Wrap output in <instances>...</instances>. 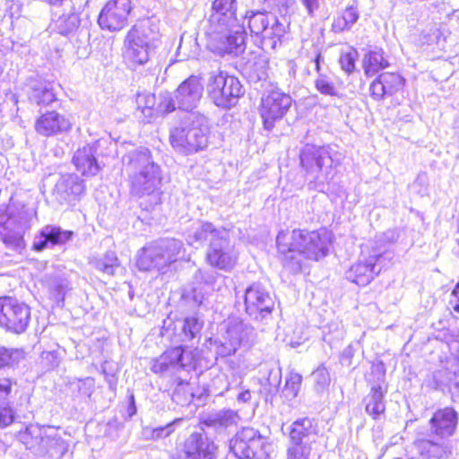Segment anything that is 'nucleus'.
<instances>
[{
	"mask_svg": "<svg viewBox=\"0 0 459 459\" xmlns=\"http://www.w3.org/2000/svg\"><path fill=\"white\" fill-rule=\"evenodd\" d=\"M160 30L150 19L138 21L126 32L124 39V57L133 67L144 65L160 39Z\"/></svg>",
	"mask_w": 459,
	"mask_h": 459,
	"instance_id": "1",
	"label": "nucleus"
},
{
	"mask_svg": "<svg viewBox=\"0 0 459 459\" xmlns=\"http://www.w3.org/2000/svg\"><path fill=\"white\" fill-rule=\"evenodd\" d=\"M209 101L220 109H230L243 96V85L239 79L224 70L212 74L206 84Z\"/></svg>",
	"mask_w": 459,
	"mask_h": 459,
	"instance_id": "2",
	"label": "nucleus"
},
{
	"mask_svg": "<svg viewBox=\"0 0 459 459\" xmlns=\"http://www.w3.org/2000/svg\"><path fill=\"white\" fill-rule=\"evenodd\" d=\"M272 445L254 428H243L230 440V450L238 459H269Z\"/></svg>",
	"mask_w": 459,
	"mask_h": 459,
	"instance_id": "3",
	"label": "nucleus"
},
{
	"mask_svg": "<svg viewBox=\"0 0 459 459\" xmlns=\"http://www.w3.org/2000/svg\"><path fill=\"white\" fill-rule=\"evenodd\" d=\"M277 248L281 255L322 251L325 255V239L319 230L307 231L295 229L281 231L276 238Z\"/></svg>",
	"mask_w": 459,
	"mask_h": 459,
	"instance_id": "4",
	"label": "nucleus"
},
{
	"mask_svg": "<svg viewBox=\"0 0 459 459\" xmlns=\"http://www.w3.org/2000/svg\"><path fill=\"white\" fill-rule=\"evenodd\" d=\"M231 29H207L204 32L206 48L216 56H238L246 48L244 31L230 32Z\"/></svg>",
	"mask_w": 459,
	"mask_h": 459,
	"instance_id": "5",
	"label": "nucleus"
},
{
	"mask_svg": "<svg viewBox=\"0 0 459 459\" xmlns=\"http://www.w3.org/2000/svg\"><path fill=\"white\" fill-rule=\"evenodd\" d=\"M292 105V98L280 89H273L261 97L258 107L263 126L271 131L284 117Z\"/></svg>",
	"mask_w": 459,
	"mask_h": 459,
	"instance_id": "6",
	"label": "nucleus"
},
{
	"mask_svg": "<svg viewBox=\"0 0 459 459\" xmlns=\"http://www.w3.org/2000/svg\"><path fill=\"white\" fill-rule=\"evenodd\" d=\"M30 320V308L15 298L0 297V327L20 334L26 331Z\"/></svg>",
	"mask_w": 459,
	"mask_h": 459,
	"instance_id": "7",
	"label": "nucleus"
},
{
	"mask_svg": "<svg viewBox=\"0 0 459 459\" xmlns=\"http://www.w3.org/2000/svg\"><path fill=\"white\" fill-rule=\"evenodd\" d=\"M195 362V351L179 345L168 349L153 359L151 369L155 374H176L180 370L188 371L194 368Z\"/></svg>",
	"mask_w": 459,
	"mask_h": 459,
	"instance_id": "8",
	"label": "nucleus"
},
{
	"mask_svg": "<svg viewBox=\"0 0 459 459\" xmlns=\"http://www.w3.org/2000/svg\"><path fill=\"white\" fill-rule=\"evenodd\" d=\"M244 303L246 313L256 321H267L274 309V297L261 283L255 282L245 290Z\"/></svg>",
	"mask_w": 459,
	"mask_h": 459,
	"instance_id": "9",
	"label": "nucleus"
},
{
	"mask_svg": "<svg viewBox=\"0 0 459 459\" xmlns=\"http://www.w3.org/2000/svg\"><path fill=\"white\" fill-rule=\"evenodd\" d=\"M132 10V0H108L100 11L97 22L103 30L120 31L127 26Z\"/></svg>",
	"mask_w": 459,
	"mask_h": 459,
	"instance_id": "10",
	"label": "nucleus"
},
{
	"mask_svg": "<svg viewBox=\"0 0 459 459\" xmlns=\"http://www.w3.org/2000/svg\"><path fill=\"white\" fill-rule=\"evenodd\" d=\"M406 87V79L397 72L379 74L369 84V96L374 100L392 99L395 105L400 104L399 97H403Z\"/></svg>",
	"mask_w": 459,
	"mask_h": 459,
	"instance_id": "11",
	"label": "nucleus"
},
{
	"mask_svg": "<svg viewBox=\"0 0 459 459\" xmlns=\"http://www.w3.org/2000/svg\"><path fill=\"white\" fill-rule=\"evenodd\" d=\"M72 128L71 117L56 109L40 113L35 122V132L44 137H51L65 134Z\"/></svg>",
	"mask_w": 459,
	"mask_h": 459,
	"instance_id": "12",
	"label": "nucleus"
},
{
	"mask_svg": "<svg viewBox=\"0 0 459 459\" xmlns=\"http://www.w3.org/2000/svg\"><path fill=\"white\" fill-rule=\"evenodd\" d=\"M289 442L321 448L317 420L309 417L294 420L289 428Z\"/></svg>",
	"mask_w": 459,
	"mask_h": 459,
	"instance_id": "13",
	"label": "nucleus"
},
{
	"mask_svg": "<svg viewBox=\"0 0 459 459\" xmlns=\"http://www.w3.org/2000/svg\"><path fill=\"white\" fill-rule=\"evenodd\" d=\"M237 0H213L207 29H232L238 24Z\"/></svg>",
	"mask_w": 459,
	"mask_h": 459,
	"instance_id": "14",
	"label": "nucleus"
},
{
	"mask_svg": "<svg viewBox=\"0 0 459 459\" xmlns=\"http://www.w3.org/2000/svg\"><path fill=\"white\" fill-rule=\"evenodd\" d=\"M217 450L213 440L201 432L190 434L183 445L185 459H217Z\"/></svg>",
	"mask_w": 459,
	"mask_h": 459,
	"instance_id": "15",
	"label": "nucleus"
},
{
	"mask_svg": "<svg viewBox=\"0 0 459 459\" xmlns=\"http://www.w3.org/2000/svg\"><path fill=\"white\" fill-rule=\"evenodd\" d=\"M458 420V413L454 408L439 409L434 412L429 421V431L436 438L446 440L455 434Z\"/></svg>",
	"mask_w": 459,
	"mask_h": 459,
	"instance_id": "16",
	"label": "nucleus"
},
{
	"mask_svg": "<svg viewBox=\"0 0 459 459\" xmlns=\"http://www.w3.org/2000/svg\"><path fill=\"white\" fill-rule=\"evenodd\" d=\"M202 92L201 77L194 74L188 76L176 90L175 98L178 107L184 110L194 108L201 100Z\"/></svg>",
	"mask_w": 459,
	"mask_h": 459,
	"instance_id": "17",
	"label": "nucleus"
},
{
	"mask_svg": "<svg viewBox=\"0 0 459 459\" xmlns=\"http://www.w3.org/2000/svg\"><path fill=\"white\" fill-rule=\"evenodd\" d=\"M414 446L422 459H446L452 455V446L446 440L418 438Z\"/></svg>",
	"mask_w": 459,
	"mask_h": 459,
	"instance_id": "18",
	"label": "nucleus"
},
{
	"mask_svg": "<svg viewBox=\"0 0 459 459\" xmlns=\"http://www.w3.org/2000/svg\"><path fill=\"white\" fill-rule=\"evenodd\" d=\"M74 236L72 230H62L58 226H47L37 237L31 248L41 251L48 247L67 243Z\"/></svg>",
	"mask_w": 459,
	"mask_h": 459,
	"instance_id": "19",
	"label": "nucleus"
},
{
	"mask_svg": "<svg viewBox=\"0 0 459 459\" xmlns=\"http://www.w3.org/2000/svg\"><path fill=\"white\" fill-rule=\"evenodd\" d=\"M240 417L238 413L231 409H224L206 415L202 423L217 434H222L228 429L238 425Z\"/></svg>",
	"mask_w": 459,
	"mask_h": 459,
	"instance_id": "20",
	"label": "nucleus"
},
{
	"mask_svg": "<svg viewBox=\"0 0 459 459\" xmlns=\"http://www.w3.org/2000/svg\"><path fill=\"white\" fill-rule=\"evenodd\" d=\"M50 427L45 428L38 424H30L24 430H21L17 434V439L22 443L26 449L30 450L34 455H39L42 452V445H44L45 437Z\"/></svg>",
	"mask_w": 459,
	"mask_h": 459,
	"instance_id": "21",
	"label": "nucleus"
},
{
	"mask_svg": "<svg viewBox=\"0 0 459 459\" xmlns=\"http://www.w3.org/2000/svg\"><path fill=\"white\" fill-rule=\"evenodd\" d=\"M373 260H358L346 272V278L360 286L368 285L378 274L380 269L376 270Z\"/></svg>",
	"mask_w": 459,
	"mask_h": 459,
	"instance_id": "22",
	"label": "nucleus"
},
{
	"mask_svg": "<svg viewBox=\"0 0 459 459\" xmlns=\"http://www.w3.org/2000/svg\"><path fill=\"white\" fill-rule=\"evenodd\" d=\"M362 69L366 77L378 75L390 66L388 56L381 48L368 50L362 59Z\"/></svg>",
	"mask_w": 459,
	"mask_h": 459,
	"instance_id": "23",
	"label": "nucleus"
},
{
	"mask_svg": "<svg viewBox=\"0 0 459 459\" xmlns=\"http://www.w3.org/2000/svg\"><path fill=\"white\" fill-rule=\"evenodd\" d=\"M387 387L381 385V383L371 384L370 392L364 398L366 412L374 420H377L385 411V396Z\"/></svg>",
	"mask_w": 459,
	"mask_h": 459,
	"instance_id": "24",
	"label": "nucleus"
},
{
	"mask_svg": "<svg viewBox=\"0 0 459 459\" xmlns=\"http://www.w3.org/2000/svg\"><path fill=\"white\" fill-rule=\"evenodd\" d=\"M359 17L360 13L357 5H347L336 12L333 16L331 31L337 34L349 31L356 24Z\"/></svg>",
	"mask_w": 459,
	"mask_h": 459,
	"instance_id": "25",
	"label": "nucleus"
},
{
	"mask_svg": "<svg viewBox=\"0 0 459 459\" xmlns=\"http://www.w3.org/2000/svg\"><path fill=\"white\" fill-rule=\"evenodd\" d=\"M72 162L82 177H92L99 170L97 160L87 147L78 149L73 156Z\"/></svg>",
	"mask_w": 459,
	"mask_h": 459,
	"instance_id": "26",
	"label": "nucleus"
},
{
	"mask_svg": "<svg viewBox=\"0 0 459 459\" xmlns=\"http://www.w3.org/2000/svg\"><path fill=\"white\" fill-rule=\"evenodd\" d=\"M44 445L39 456H48L50 459H60L68 450V444L52 429L45 437Z\"/></svg>",
	"mask_w": 459,
	"mask_h": 459,
	"instance_id": "27",
	"label": "nucleus"
},
{
	"mask_svg": "<svg viewBox=\"0 0 459 459\" xmlns=\"http://www.w3.org/2000/svg\"><path fill=\"white\" fill-rule=\"evenodd\" d=\"M204 320L196 315L185 317L180 333L183 342L198 343L201 339Z\"/></svg>",
	"mask_w": 459,
	"mask_h": 459,
	"instance_id": "28",
	"label": "nucleus"
},
{
	"mask_svg": "<svg viewBox=\"0 0 459 459\" xmlns=\"http://www.w3.org/2000/svg\"><path fill=\"white\" fill-rule=\"evenodd\" d=\"M60 85L55 82H40L32 89V99L39 106H48L57 100L56 88Z\"/></svg>",
	"mask_w": 459,
	"mask_h": 459,
	"instance_id": "29",
	"label": "nucleus"
},
{
	"mask_svg": "<svg viewBox=\"0 0 459 459\" xmlns=\"http://www.w3.org/2000/svg\"><path fill=\"white\" fill-rule=\"evenodd\" d=\"M343 82L333 74L319 73L315 79V88L322 95L338 97L340 91L343 89Z\"/></svg>",
	"mask_w": 459,
	"mask_h": 459,
	"instance_id": "30",
	"label": "nucleus"
},
{
	"mask_svg": "<svg viewBox=\"0 0 459 459\" xmlns=\"http://www.w3.org/2000/svg\"><path fill=\"white\" fill-rule=\"evenodd\" d=\"M252 331L239 318L229 319L225 325V333L222 334L227 339L236 342L240 347L241 343L248 339V334Z\"/></svg>",
	"mask_w": 459,
	"mask_h": 459,
	"instance_id": "31",
	"label": "nucleus"
},
{
	"mask_svg": "<svg viewBox=\"0 0 459 459\" xmlns=\"http://www.w3.org/2000/svg\"><path fill=\"white\" fill-rule=\"evenodd\" d=\"M216 277L217 276L213 273H206V272L199 270V276L196 278H200V280L204 281V284L199 283V285L194 287L192 290V299L198 306H201L213 290L212 284Z\"/></svg>",
	"mask_w": 459,
	"mask_h": 459,
	"instance_id": "32",
	"label": "nucleus"
},
{
	"mask_svg": "<svg viewBox=\"0 0 459 459\" xmlns=\"http://www.w3.org/2000/svg\"><path fill=\"white\" fill-rule=\"evenodd\" d=\"M281 382V368H272L268 372V377L260 382V394L264 397L265 401H273V397L279 392Z\"/></svg>",
	"mask_w": 459,
	"mask_h": 459,
	"instance_id": "33",
	"label": "nucleus"
},
{
	"mask_svg": "<svg viewBox=\"0 0 459 459\" xmlns=\"http://www.w3.org/2000/svg\"><path fill=\"white\" fill-rule=\"evenodd\" d=\"M319 447L289 442L286 449V459H318Z\"/></svg>",
	"mask_w": 459,
	"mask_h": 459,
	"instance_id": "34",
	"label": "nucleus"
},
{
	"mask_svg": "<svg viewBox=\"0 0 459 459\" xmlns=\"http://www.w3.org/2000/svg\"><path fill=\"white\" fill-rule=\"evenodd\" d=\"M328 156L325 150L321 147H307L300 154V162L307 169L317 167L321 169L324 166V160Z\"/></svg>",
	"mask_w": 459,
	"mask_h": 459,
	"instance_id": "35",
	"label": "nucleus"
},
{
	"mask_svg": "<svg viewBox=\"0 0 459 459\" xmlns=\"http://www.w3.org/2000/svg\"><path fill=\"white\" fill-rule=\"evenodd\" d=\"M188 129V153L204 150L208 145V132L205 127L190 126Z\"/></svg>",
	"mask_w": 459,
	"mask_h": 459,
	"instance_id": "36",
	"label": "nucleus"
},
{
	"mask_svg": "<svg viewBox=\"0 0 459 459\" xmlns=\"http://www.w3.org/2000/svg\"><path fill=\"white\" fill-rule=\"evenodd\" d=\"M247 20V28L251 34L261 35L269 25V19L264 12L248 11L245 14Z\"/></svg>",
	"mask_w": 459,
	"mask_h": 459,
	"instance_id": "37",
	"label": "nucleus"
},
{
	"mask_svg": "<svg viewBox=\"0 0 459 459\" xmlns=\"http://www.w3.org/2000/svg\"><path fill=\"white\" fill-rule=\"evenodd\" d=\"M23 358L22 350L0 346V369L13 368L18 365Z\"/></svg>",
	"mask_w": 459,
	"mask_h": 459,
	"instance_id": "38",
	"label": "nucleus"
},
{
	"mask_svg": "<svg viewBox=\"0 0 459 459\" xmlns=\"http://www.w3.org/2000/svg\"><path fill=\"white\" fill-rule=\"evenodd\" d=\"M302 382V376L296 372H290L286 377L281 395L286 401H292L297 397Z\"/></svg>",
	"mask_w": 459,
	"mask_h": 459,
	"instance_id": "39",
	"label": "nucleus"
},
{
	"mask_svg": "<svg viewBox=\"0 0 459 459\" xmlns=\"http://www.w3.org/2000/svg\"><path fill=\"white\" fill-rule=\"evenodd\" d=\"M65 195L72 199L80 197L86 191L84 182L79 178L70 176L62 183Z\"/></svg>",
	"mask_w": 459,
	"mask_h": 459,
	"instance_id": "40",
	"label": "nucleus"
},
{
	"mask_svg": "<svg viewBox=\"0 0 459 459\" xmlns=\"http://www.w3.org/2000/svg\"><path fill=\"white\" fill-rule=\"evenodd\" d=\"M169 142L174 149L188 153V129L175 128L170 134Z\"/></svg>",
	"mask_w": 459,
	"mask_h": 459,
	"instance_id": "41",
	"label": "nucleus"
},
{
	"mask_svg": "<svg viewBox=\"0 0 459 459\" xmlns=\"http://www.w3.org/2000/svg\"><path fill=\"white\" fill-rule=\"evenodd\" d=\"M317 392L325 390L330 385L331 378L327 368L321 365L311 375Z\"/></svg>",
	"mask_w": 459,
	"mask_h": 459,
	"instance_id": "42",
	"label": "nucleus"
},
{
	"mask_svg": "<svg viewBox=\"0 0 459 459\" xmlns=\"http://www.w3.org/2000/svg\"><path fill=\"white\" fill-rule=\"evenodd\" d=\"M216 346V353L221 357H228L235 354L239 346L234 342L227 339L223 335L214 342Z\"/></svg>",
	"mask_w": 459,
	"mask_h": 459,
	"instance_id": "43",
	"label": "nucleus"
},
{
	"mask_svg": "<svg viewBox=\"0 0 459 459\" xmlns=\"http://www.w3.org/2000/svg\"><path fill=\"white\" fill-rule=\"evenodd\" d=\"M207 269L203 268L202 270L216 276V271L230 272L235 266V260H207Z\"/></svg>",
	"mask_w": 459,
	"mask_h": 459,
	"instance_id": "44",
	"label": "nucleus"
},
{
	"mask_svg": "<svg viewBox=\"0 0 459 459\" xmlns=\"http://www.w3.org/2000/svg\"><path fill=\"white\" fill-rule=\"evenodd\" d=\"M357 51L352 48L351 51L343 52L339 58V64L342 69L347 74H351L354 72L356 67Z\"/></svg>",
	"mask_w": 459,
	"mask_h": 459,
	"instance_id": "45",
	"label": "nucleus"
},
{
	"mask_svg": "<svg viewBox=\"0 0 459 459\" xmlns=\"http://www.w3.org/2000/svg\"><path fill=\"white\" fill-rule=\"evenodd\" d=\"M156 98L153 93L143 92L136 95L137 108L145 114L146 111H152L155 106Z\"/></svg>",
	"mask_w": 459,
	"mask_h": 459,
	"instance_id": "46",
	"label": "nucleus"
},
{
	"mask_svg": "<svg viewBox=\"0 0 459 459\" xmlns=\"http://www.w3.org/2000/svg\"><path fill=\"white\" fill-rule=\"evenodd\" d=\"M61 360V353L58 351H48L41 353L42 364L48 370L57 368Z\"/></svg>",
	"mask_w": 459,
	"mask_h": 459,
	"instance_id": "47",
	"label": "nucleus"
},
{
	"mask_svg": "<svg viewBox=\"0 0 459 459\" xmlns=\"http://www.w3.org/2000/svg\"><path fill=\"white\" fill-rule=\"evenodd\" d=\"M15 416L14 410L9 404H0V429H5L13 423Z\"/></svg>",
	"mask_w": 459,
	"mask_h": 459,
	"instance_id": "48",
	"label": "nucleus"
},
{
	"mask_svg": "<svg viewBox=\"0 0 459 459\" xmlns=\"http://www.w3.org/2000/svg\"><path fill=\"white\" fill-rule=\"evenodd\" d=\"M181 421V419H176L164 426L153 428L156 440L170 436L175 431L176 426L178 425Z\"/></svg>",
	"mask_w": 459,
	"mask_h": 459,
	"instance_id": "49",
	"label": "nucleus"
},
{
	"mask_svg": "<svg viewBox=\"0 0 459 459\" xmlns=\"http://www.w3.org/2000/svg\"><path fill=\"white\" fill-rule=\"evenodd\" d=\"M90 264L108 276L114 275L115 270L118 267V264H108L107 260H90Z\"/></svg>",
	"mask_w": 459,
	"mask_h": 459,
	"instance_id": "50",
	"label": "nucleus"
},
{
	"mask_svg": "<svg viewBox=\"0 0 459 459\" xmlns=\"http://www.w3.org/2000/svg\"><path fill=\"white\" fill-rule=\"evenodd\" d=\"M49 290L53 295V298L56 301H63L65 299V290L66 288V283L64 280L57 279L51 281L48 285Z\"/></svg>",
	"mask_w": 459,
	"mask_h": 459,
	"instance_id": "51",
	"label": "nucleus"
},
{
	"mask_svg": "<svg viewBox=\"0 0 459 459\" xmlns=\"http://www.w3.org/2000/svg\"><path fill=\"white\" fill-rule=\"evenodd\" d=\"M371 376H374V379L369 378L368 380L372 383H381V385L385 383V368L383 362L374 363L371 366Z\"/></svg>",
	"mask_w": 459,
	"mask_h": 459,
	"instance_id": "52",
	"label": "nucleus"
},
{
	"mask_svg": "<svg viewBox=\"0 0 459 459\" xmlns=\"http://www.w3.org/2000/svg\"><path fill=\"white\" fill-rule=\"evenodd\" d=\"M176 102L170 94H165L159 103V108L162 114H169L176 110Z\"/></svg>",
	"mask_w": 459,
	"mask_h": 459,
	"instance_id": "53",
	"label": "nucleus"
},
{
	"mask_svg": "<svg viewBox=\"0 0 459 459\" xmlns=\"http://www.w3.org/2000/svg\"><path fill=\"white\" fill-rule=\"evenodd\" d=\"M94 379L87 377L79 381L78 390L82 395L90 398L94 391Z\"/></svg>",
	"mask_w": 459,
	"mask_h": 459,
	"instance_id": "54",
	"label": "nucleus"
},
{
	"mask_svg": "<svg viewBox=\"0 0 459 459\" xmlns=\"http://www.w3.org/2000/svg\"><path fill=\"white\" fill-rule=\"evenodd\" d=\"M102 373L105 376V380L108 385V388L115 392L117 385V377L114 372L108 371L106 365L102 366Z\"/></svg>",
	"mask_w": 459,
	"mask_h": 459,
	"instance_id": "55",
	"label": "nucleus"
},
{
	"mask_svg": "<svg viewBox=\"0 0 459 459\" xmlns=\"http://www.w3.org/2000/svg\"><path fill=\"white\" fill-rule=\"evenodd\" d=\"M282 266L285 270L294 274L299 273L301 270L299 260H283Z\"/></svg>",
	"mask_w": 459,
	"mask_h": 459,
	"instance_id": "56",
	"label": "nucleus"
},
{
	"mask_svg": "<svg viewBox=\"0 0 459 459\" xmlns=\"http://www.w3.org/2000/svg\"><path fill=\"white\" fill-rule=\"evenodd\" d=\"M12 391V382L9 378L0 379V397H7Z\"/></svg>",
	"mask_w": 459,
	"mask_h": 459,
	"instance_id": "57",
	"label": "nucleus"
},
{
	"mask_svg": "<svg viewBox=\"0 0 459 459\" xmlns=\"http://www.w3.org/2000/svg\"><path fill=\"white\" fill-rule=\"evenodd\" d=\"M137 412L136 403H135V398L133 393H130L128 395V405L126 409V413L128 418H132L134 416Z\"/></svg>",
	"mask_w": 459,
	"mask_h": 459,
	"instance_id": "58",
	"label": "nucleus"
},
{
	"mask_svg": "<svg viewBox=\"0 0 459 459\" xmlns=\"http://www.w3.org/2000/svg\"><path fill=\"white\" fill-rule=\"evenodd\" d=\"M452 296L455 298L454 301H450L452 308L455 312L459 313V282L456 283L452 290Z\"/></svg>",
	"mask_w": 459,
	"mask_h": 459,
	"instance_id": "59",
	"label": "nucleus"
},
{
	"mask_svg": "<svg viewBox=\"0 0 459 459\" xmlns=\"http://www.w3.org/2000/svg\"><path fill=\"white\" fill-rule=\"evenodd\" d=\"M154 260H135V265L140 271L147 272L153 267Z\"/></svg>",
	"mask_w": 459,
	"mask_h": 459,
	"instance_id": "60",
	"label": "nucleus"
},
{
	"mask_svg": "<svg viewBox=\"0 0 459 459\" xmlns=\"http://www.w3.org/2000/svg\"><path fill=\"white\" fill-rule=\"evenodd\" d=\"M143 437L145 440H153L156 441L154 429L152 427H144L143 429Z\"/></svg>",
	"mask_w": 459,
	"mask_h": 459,
	"instance_id": "61",
	"label": "nucleus"
},
{
	"mask_svg": "<svg viewBox=\"0 0 459 459\" xmlns=\"http://www.w3.org/2000/svg\"><path fill=\"white\" fill-rule=\"evenodd\" d=\"M251 392L250 390H244L240 392L238 395V401L241 403H248L251 400Z\"/></svg>",
	"mask_w": 459,
	"mask_h": 459,
	"instance_id": "62",
	"label": "nucleus"
},
{
	"mask_svg": "<svg viewBox=\"0 0 459 459\" xmlns=\"http://www.w3.org/2000/svg\"><path fill=\"white\" fill-rule=\"evenodd\" d=\"M303 4L307 9L309 14L313 13L315 8L317 7V0H302Z\"/></svg>",
	"mask_w": 459,
	"mask_h": 459,
	"instance_id": "63",
	"label": "nucleus"
},
{
	"mask_svg": "<svg viewBox=\"0 0 459 459\" xmlns=\"http://www.w3.org/2000/svg\"><path fill=\"white\" fill-rule=\"evenodd\" d=\"M321 57H322L321 53H320V52H318V53L316 55L315 58H314L315 70H316V72L317 73V75L319 74V73H322V72H321V65H320Z\"/></svg>",
	"mask_w": 459,
	"mask_h": 459,
	"instance_id": "64",
	"label": "nucleus"
}]
</instances>
